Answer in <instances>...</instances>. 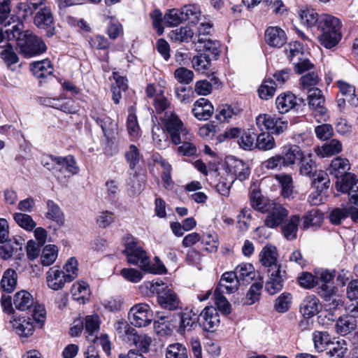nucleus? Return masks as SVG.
<instances>
[{"instance_id":"obj_1","label":"nucleus","mask_w":358,"mask_h":358,"mask_svg":"<svg viewBox=\"0 0 358 358\" xmlns=\"http://www.w3.org/2000/svg\"><path fill=\"white\" fill-rule=\"evenodd\" d=\"M122 252L127 257L129 264L137 265L145 272L154 274L166 273V268L159 258L155 257L154 258L155 263L151 264L146 252L133 238L127 239Z\"/></svg>"},{"instance_id":"obj_2","label":"nucleus","mask_w":358,"mask_h":358,"mask_svg":"<svg viewBox=\"0 0 358 358\" xmlns=\"http://www.w3.org/2000/svg\"><path fill=\"white\" fill-rule=\"evenodd\" d=\"M341 22L337 17L328 14L320 15L319 41L321 45L326 48L336 45L341 39Z\"/></svg>"},{"instance_id":"obj_3","label":"nucleus","mask_w":358,"mask_h":358,"mask_svg":"<svg viewBox=\"0 0 358 358\" xmlns=\"http://www.w3.org/2000/svg\"><path fill=\"white\" fill-rule=\"evenodd\" d=\"M143 286L150 293L157 295V302L162 308L169 310H176L180 308L181 302L177 294L164 286L162 281H147L143 283Z\"/></svg>"},{"instance_id":"obj_4","label":"nucleus","mask_w":358,"mask_h":358,"mask_svg":"<svg viewBox=\"0 0 358 358\" xmlns=\"http://www.w3.org/2000/svg\"><path fill=\"white\" fill-rule=\"evenodd\" d=\"M159 119L173 144H180L182 138L184 141L191 140L192 134L174 112L166 111Z\"/></svg>"},{"instance_id":"obj_5","label":"nucleus","mask_w":358,"mask_h":358,"mask_svg":"<svg viewBox=\"0 0 358 358\" xmlns=\"http://www.w3.org/2000/svg\"><path fill=\"white\" fill-rule=\"evenodd\" d=\"M20 53L25 58H31L44 53L47 46L44 41L30 31H25L23 36L17 43Z\"/></svg>"},{"instance_id":"obj_6","label":"nucleus","mask_w":358,"mask_h":358,"mask_svg":"<svg viewBox=\"0 0 358 358\" xmlns=\"http://www.w3.org/2000/svg\"><path fill=\"white\" fill-rule=\"evenodd\" d=\"M308 108L317 122H326L329 119L327 109L324 107V96L320 90H313L308 92Z\"/></svg>"},{"instance_id":"obj_7","label":"nucleus","mask_w":358,"mask_h":358,"mask_svg":"<svg viewBox=\"0 0 358 358\" xmlns=\"http://www.w3.org/2000/svg\"><path fill=\"white\" fill-rule=\"evenodd\" d=\"M129 319L131 324L138 327H146L152 320V311L145 303L133 306L129 312Z\"/></svg>"},{"instance_id":"obj_8","label":"nucleus","mask_w":358,"mask_h":358,"mask_svg":"<svg viewBox=\"0 0 358 358\" xmlns=\"http://www.w3.org/2000/svg\"><path fill=\"white\" fill-rule=\"evenodd\" d=\"M50 162H45L44 166L48 169L52 171L53 173L59 178V173L62 169H66L72 174L78 172V167L76 166V161L73 156L68 155L66 157H50Z\"/></svg>"},{"instance_id":"obj_9","label":"nucleus","mask_w":358,"mask_h":358,"mask_svg":"<svg viewBox=\"0 0 358 358\" xmlns=\"http://www.w3.org/2000/svg\"><path fill=\"white\" fill-rule=\"evenodd\" d=\"M340 178L336 182L337 190L348 193L350 203L358 206V180L350 173Z\"/></svg>"},{"instance_id":"obj_10","label":"nucleus","mask_w":358,"mask_h":358,"mask_svg":"<svg viewBox=\"0 0 358 358\" xmlns=\"http://www.w3.org/2000/svg\"><path fill=\"white\" fill-rule=\"evenodd\" d=\"M198 317L200 326L207 331H213L220 323L219 313L213 306L206 307Z\"/></svg>"},{"instance_id":"obj_11","label":"nucleus","mask_w":358,"mask_h":358,"mask_svg":"<svg viewBox=\"0 0 358 358\" xmlns=\"http://www.w3.org/2000/svg\"><path fill=\"white\" fill-rule=\"evenodd\" d=\"M288 214V210L282 205L273 203L264 220L265 225L270 228H275L284 222Z\"/></svg>"},{"instance_id":"obj_12","label":"nucleus","mask_w":358,"mask_h":358,"mask_svg":"<svg viewBox=\"0 0 358 358\" xmlns=\"http://www.w3.org/2000/svg\"><path fill=\"white\" fill-rule=\"evenodd\" d=\"M46 281L48 287L55 291L62 289L66 282H69L66 278L64 271L57 266L50 268L47 272Z\"/></svg>"},{"instance_id":"obj_13","label":"nucleus","mask_w":358,"mask_h":358,"mask_svg":"<svg viewBox=\"0 0 358 358\" xmlns=\"http://www.w3.org/2000/svg\"><path fill=\"white\" fill-rule=\"evenodd\" d=\"M179 317L178 333L180 334H185L187 331H190L196 327L199 317L192 310H183L179 313Z\"/></svg>"},{"instance_id":"obj_14","label":"nucleus","mask_w":358,"mask_h":358,"mask_svg":"<svg viewBox=\"0 0 358 358\" xmlns=\"http://www.w3.org/2000/svg\"><path fill=\"white\" fill-rule=\"evenodd\" d=\"M265 41L271 47L280 48L287 42V36L278 27H269L265 31Z\"/></svg>"},{"instance_id":"obj_15","label":"nucleus","mask_w":358,"mask_h":358,"mask_svg":"<svg viewBox=\"0 0 358 358\" xmlns=\"http://www.w3.org/2000/svg\"><path fill=\"white\" fill-rule=\"evenodd\" d=\"M322 306L320 300L314 295L306 296L300 305V313L305 318H311L318 314Z\"/></svg>"},{"instance_id":"obj_16","label":"nucleus","mask_w":358,"mask_h":358,"mask_svg":"<svg viewBox=\"0 0 358 358\" xmlns=\"http://www.w3.org/2000/svg\"><path fill=\"white\" fill-rule=\"evenodd\" d=\"M303 152L298 145L289 144L283 148L281 154L282 159L285 168L295 165L297 162L303 159Z\"/></svg>"},{"instance_id":"obj_17","label":"nucleus","mask_w":358,"mask_h":358,"mask_svg":"<svg viewBox=\"0 0 358 358\" xmlns=\"http://www.w3.org/2000/svg\"><path fill=\"white\" fill-rule=\"evenodd\" d=\"M268 278L266 282L265 289L271 295L280 292L283 287V275L285 271L280 268L268 270Z\"/></svg>"},{"instance_id":"obj_18","label":"nucleus","mask_w":358,"mask_h":358,"mask_svg":"<svg viewBox=\"0 0 358 358\" xmlns=\"http://www.w3.org/2000/svg\"><path fill=\"white\" fill-rule=\"evenodd\" d=\"M92 118L99 124L106 136L110 134L116 124L113 121L102 111V110L94 108L91 113Z\"/></svg>"},{"instance_id":"obj_19","label":"nucleus","mask_w":358,"mask_h":358,"mask_svg":"<svg viewBox=\"0 0 358 358\" xmlns=\"http://www.w3.org/2000/svg\"><path fill=\"white\" fill-rule=\"evenodd\" d=\"M192 112L199 120H207L213 114L214 108L207 99L201 98L195 102Z\"/></svg>"},{"instance_id":"obj_20","label":"nucleus","mask_w":358,"mask_h":358,"mask_svg":"<svg viewBox=\"0 0 358 358\" xmlns=\"http://www.w3.org/2000/svg\"><path fill=\"white\" fill-rule=\"evenodd\" d=\"M240 286L235 270L224 273L220 278L217 289L224 290L228 294L234 293Z\"/></svg>"},{"instance_id":"obj_21","label":"nucleus","mask_w":358,"mask_h":358,"mask_svg":"<svg viewBox=\"0 0 358 358\" xmlns=\"http://www.w3.org/2000/svg\"><path fill=\"white\" fill-rule=\"evenodd\" d=\"M12 327L16 333L21 336H29L32 335L34 327L30 318L25 317H16L10 321Z\"/></svg>"},{"instance_id":"obj_22","label":"nucleus","mask_w":358,"mask_h":358,"mask_svg":"<svg viewBox=\"0 0 358 358\" xmlns=\"http://www.w3.org/2000/svg\"><path fill=\"white\" fill-rule=\"evenodd\" d=\"M357 320L349 315L341 316L335 323V330L341 336H346L357 328Z\"/></svg>"},{"instance_id":"obj_23","label":"nucleus","mask_w":358,"mask_h":358,"mask_svg":"<svg viewBox=\"0 0 358 358\" xmlns=\"http://www.w3.org/2000/svg\"><path fill=\"white\" fill-rule=\"evenodd\" d=\"M259 260L264 266L268 268V270L280 268L277 264L275 248L271 245H266L262 248L259 253Z\"/></svg>"},{"instance_id":"obj_24","label":"nucleus","mask_w":358,"mask_h":358,"mask_svg":"<svg viewBox=\"0 0 358 358\" xmlns=\"http://www.w3.org/2000/svg\"><path fill=\"white\" fill-rule=\"evenodd\" d=\"M324 215L318 208H313L302 217L301 228L307 229L310 227H320L323 222Z\"/></svg>"},{"instance_id":"obj_25","label":"nucleus","mask_w":358,"mask_h":358,"mask_svg":"<svg viewBox=\"0 0 358 358\" xmlns=\"http://www.w3.org/2000/svg\"><path fill=\"white\" fill-rule=\"evenodd\" d=\"M301 218L297 215H292L282 226V232L287 240L293 241L297 238Z\"/></svg>"},{"instance_id":"obj_26","label":"nucleus","mask_w":358,"mask_h":358,"mask_svg":"<svg viewBox=\"0 0 358 358\" xmlns=\"http://www.w3.org/2000/svg\"><path fill=\"white\" fill-rule=\"evenodd\" d=\"M195 45L196 50L208 55L210 57H215L219 55L220 44L217 41H213L207 38H199Z\"/></svg>"},{"instance_id":"obj_27","label":"nucleus","mask_w":358,"mask_h":358,"mask_svg":"<svg viewBox=\"0 0 358 358\" xmlns=\"http://www.w3.org/2000/svg\"><path fill=\"white\" fill-rule=\"evenodd\" d=\"M235 271L240 285H248L250 283L255 277V268L249 263H242L238 265Z\"/></svg>"},{"instance_id":"obj_28","label":"nucleus","mask_w":358,"mask_h":358,"mask_svg":"<svg viewBox=\"0 0 358 358\" xmlns=\"http://www.w3.org/2000/svg\"><path fill=\"white\" fill-rule=\"evenodd\" d=\"M275 104L280 113H286L296 106V97L291 92L282 93L277 97Z\"/></svg>"},{"instance_id":"obj_29","label":"nucleus","mask_w":358,"mask_h":358,"mask_svg":"<svg viewBox=\"0 0 358 358\" xmlns=\"http://www.w3.org/2000/svg\"><path fill=\"white\" fill-rule=\"evenodd\" d=\"M30 70L38 78L50 76L54 70L53 66L48 59L34 62L30 64Z\"/></svg>"},{"instance_id":"obj_30","label":"nucleus","mask_w":358,"mask_h":358,"mask_svg":"<svg viewBox=\"0 0 358 358\" xmlns=\"http://www.w3.org/2000/svg\"><path fill=\"white\" fill-rule=\"evenodd\" d=\"M71 292L75 301L85 303L88 301L90 291L88 284L85 281H77L72 285Z\"/></svg>"},{"instance_id":"obj_31","label":"nucleus","mask_w":358,"mask_h":358,"mask_svg":"<svg viewBox=\"0 0 358 358\" xmlns=\"http://www.w3.org/2000/svg\"><path fill=\"white\" fill-rule=\"evenodd\" d=\"M32 295L25 291L21 290L16 292L13 296V304L16 309L20 311H25L34 305Z\"/></svg>"},{"instance_id":"obj_32","label":"nucleus","mask_w":358,"mask_h":358,"mask_svg":"<svg viewBox=\"0 0 358 358\" xmlns=\"http://www.w3.org/2000/svg\"><path fill=\"white\" fill-rule=\"evenodd\" d=\"M341 151L342 144L336 139H332L315 150L316 155L321 157H330L338 154Z\"/></svg>"},{"instance_id":"obj_33","label":"nucleus","mask_w":358,"mask_h":358,"mask_svg":"<svg viewBox=\"0 0 358 358\" xmlns=\"http://www.w3.org/2000/svg\"><path fill=\"white\" fill-rule=\"evenodd\" d=\"M350 164L348 159L337 157L334 158L330 164L329 171L331 175L338 178L345 174L349 173Z\"/></svg>"},{"instance_id":"obj_34","label":"nucleus","mask_w":358,"mask_h":358,"mask_svg":"<svg viewBox=\"0 0 358 358\" xmlns=\"http://www.w3.org/2000/svg\"><path fill=\"white\" fill-rule=\"evenodd\" d=\"M0 57L5 62L7 67L12 71L14 70L12 66L19 62V57L10 43L0 46Z\"/></svg>"},{"instance_id":"obj_35","label":"nucleus","mask_w":358,"mask_h":358,"mask_svg":"<svg viewBox=\"0 0 358 358\" xmlns=\"http://www.w3.org/2000/svg\"><path fill=\"white\" fill-rule=\"evenodd\" d=\"M229 172L241 181L245 180L250 174L248 166L240 159H234L229 165Z\"/></svg>"},{"instance_id":"obj_36","label":"nucleus","mask_w":358,"mask_h":358,"mask_svg":"<svg viewBox=\"0 0 358 358\" xmlns=\"http://www.w3.org/2000/svg\"><path fill=\"white\" fill-rule=\"evenodd\" d=\"M128 340L134 343L136 348L140 352L139 353L141 354L149 351L152 343V338L149 336L144 334H138L136 330L130 336V339Z\"/></svg>"},{"instance_id":"obj_37","label":"nucleus","mask_w":358,"mask_h":358,"mask_svg":"<svg viewBox=\"0 0 358 358\" xmlns=\"http://www.w3.org/2000/svg\"><path fill=\"white\" fill-rule=\"evenodd\" d=\"M274 137L268 132H262L257 136L255 148L261 151H268L275 148Z\"/></svg>"},{"instance_id":"obj_38","label":"nucleus","mask_w":358,"mask_h":358,"mask_svg":"<svg viewBox=\"0 0 358 358\" xmlns=\"http://www.w3.org/2000/svg\"><path fill=\"white\" fill-rule=\"evenodd\" d=\"M320 79L316 72H311L302 76L300 78V87L302 90L311 92L313 90H320L317 87Z\"/></svg>"},{"instance_id":"obj_39","label":"nucleus","mask_w":358,"mask_h":358,"mask_svg":"<svg viewBox=\"0 0 358 358\" xmlns=\"http://www.w3.org/2000/svg\"><path fill=\"white\" fill-rule=\"evenodd\" d=\"M17 273L13 269H7L1 280V287L3 292L10 293L17 285Z\"/></svg>"},{"instance_id":"obj_40","label":"nucleus","mask_w":358,"mask_h":358,"mask_svg":"<svg viewBox=\"0 0 358 358\" xmlns=\"http://www.w3.org/2000/svg\"><path fill=\"white\" fill-rule=\"evenodd\" d=\"M48 211L46 217L55 222L59 226L64 223V216L60 207L52 201H48L47 203Z\"/></svg>"},{"instance_id":"obj_41","label":"nucleus","mask_w":358,"mask_h":358,"mask_svg":"<svg viewBox=\"0 0 358 358\" xmlns=\"http://www.w3.org/2000/svg\"><path fill=\"white\" fill-rule=\"evenodd\" d=\"M34 24L39 28H46L53 22V17L50 10L45 7L41 9L35 15Z\"/></svg>"},{"instance_id":"obj_42","label":"nucleus","mask_w":358,"mask_h":358,"mask_svg":"<svg viewBox=\"0 0 358 358\" xmlns=\"http://www.w3.org/2000/svg\"><path fill=\"white\" fill-rule=\"evenodd\" d=\"M185 20V17L182 16V13L180 10L176 8L169 9L164 15L163 18V23L167 27H176L179 25L182 21Z\"/></svg>"},{"instance_id":"obj_43","label":"nucleus","mask_w":358,"mask_h":358,"mask_svg":"<svg viewBox=\"0 0 358 358\" xmlns=\"http://www.w3.org/2000/svg\"><path fill=\"white\" fill-rule=\"evenodd\" d=\"M58 256V249L55 245H47L44 247L41 256V262L43 266L52 265Z\"/></svg>"},{"instance_id":"obj_44","label":"nucleus","mask_w":358,"mask_h":358,"mask_svg":"<svg viewBox=\"0 0 358 358\" xmlns=\"http://www.w3.org/2000/svg\"><path fill=\"white\" fill-rule=\"evenodd\" d=\"M257 135L250 130L242 131L238 143L239 146L245 150H252L255 148V141L256 140Z\"/></svg>"},{"instance_id":"obj_45","label":"nucleus","mask_w":358,"mask_h":358,"mask_svg":"<svg viewBox=\"0 0 358 358\" xmlns=\"http://www.w3.org/2000/svg\"><path fill=\"white\" fill-rule=\"evenodd\" d=\"M300 19L301 22L308 27H312L315 25H317V27L319 28L320 15H319L313 9L302 10L300 13Z\"/></svg>"},{"instance_id":"obj_46","label":"nucleus","mask_w":358,"mask_h":358,"mask_svg":"<svg viewBox=\"0 0 358 358\" xmlns=\"http://www.w3.org/2000/svg\"><path fill=\"white\" fill-rule=\"evenodd\" d=\"M13 219L21 228L27 231H31L36 226V222L28 214L15 213Z\"/></svg>"},{"instance_id":"obj_47","label":"nucleus","mask_w":358,"mask_h":358,"mask_svg":"<svg viewBox=\"0 0 358 358\" xmlns=\"http://www.w3.org/2000/svg\"><path fill=\"white\" fill-rule=\"evenodd\" d=\"M275 179L282 187V194L284 197L289 198L293 194L292 178L288 174H277Z\"/></svg>"},{"instance_id":"obj_48","label":"nucleus","mask_w":358,"mask_h":358,"mask_svg":"<svg viewBox=\"0 0 358 358\" xmlns=\"http://www.w3.org/2000/svg\"><path fill=\"white\" fill-rule=\"evenodd\" d=\"M193 35V31L188 27L176 29L170 33L171 38L179 42H189L192 38Z\"/></svg>"},{"instance_id":"obj_49","label":"nucleus","mask_w":358,"mask_h":358,"mask_svg":"<svg viewBox=\"0 0 358 358\" xmlns=\"http://www.w3.org/2000/svg\"><path fill=\"white\" fill-rule=\"evenodd\" d=\"M166 358H188L187 349L179 343L171 344L166 348Z\"/></svg>"},{"instance_id":"obj_50","label":"nucleus","mask_w":358,"mask_h":358,"mask_svg":"<svg viewBox=\"0 0 358 358\" xmlns=\"http://www.w3.org/2000/svg\"><path fill=\"white\" fill-rule=\"evenodd\" d=\"M312 177L313 178V183L316 189H320V192L328 189L330 180L325 171L322 170L316 171Z\"/></svg>"},{"instance_id":"obj_51","label":"nucleus","mask_w":358,"mask_h":358,"mask_svg":"<svg viewBox=\"0 0 358 358\" xmlns=\"http://www.w3.org/2000/svg\"><path fill=\"white\" fill-rule=\"evenodd\" d=\"M210 61L211 57L208 55L201 53L193 57L192 66L196 71L204 72L210 68Z\"/></svg>"},{"instance_id":"obj_52","label":"nucleus","mask_w":358,"mask_h":358,"mask_svg":"<svg viewBox=\"0 0 358 358\" xmlns=\"http://www.w3.org/2000/svg\"><path fill=\"white\" fill-rule=\"evenodd\" d=\"M276 87V83L273 80H266L258 90L259 97L264 100L272 98L275 92Z\"/></svg>"},{"instance_id":"obj_53","label":"nucleus","mask_w":358,"mask_h":358,"mask_svg":"<svg viewBox=\"0 0 358 358\" xmlns=\"http://www.w3.org/2000/svg\"><path fill=\"white\" fill-rule=\"evenodd\" d=\"M262 164L264 169L268 171H279L285 168L280 154L271 156L264 160Z\"/></svg>"},{"instance_id":"obj_54","label":"nucleus","mask_w":358,"mask_h":358,"mask_svg":"<svg viewBox=\"0 0 358 358\" xmlns=\"http://www.w3.org/2000/svg\"><path fill=\"white\" fill-rule=\"evenodd\" d=\"M315 348L318 352H322L330 342L329 334L326 331H315L313 334Z\"/></svg>"},{"instance_id":"obj_55","label":"nucleus","mask_w":358,"mask_h":358,"mask_svg":"<svg viewBox=\"0 0 358 358\" xmlns=\"http://www.w3.org/2000/svg\"><path fill=\"white\" fill-rule=\"evenodd\" d=\"M224 292V290L215 289L213 295L218 309L227 315L231 313V305L222 294Z\"/></svg>"},{"instance_id":"obj_56","label":"nucleus","mask_w":358,"mask_h":358,"mask_svg":"<svg viewBox=\"0 0 358 358\" xmlns=\"http://www.w3.org/2000/svg\"><path fill=\"white\" fill-rule=\"evenodd\" d=\"M285 52L287 58L294 62L303 55V46L297 41L292 42L286 48Z\"/></svg>"},{"instance_id":"obj_57","label":"nucleus","mask_w":358,"mask_h":358,"mask_svg":"<svg viewBox=\"0 0 358 358\" xmlns=\"http://www.w3.org/2000/svg\"><path fill=\"white\" fill-rule=\"evenodd\" d=\"M292 295L289 293L281 294L275 300V309L278 313H285L290 308L292 303Z\"/></svg>"},{"instance_id":"obj_58","label":"nucleus","mask_w":358,"mask_h":358,"mask_svg":"<svg viewBox=\"0 0 358 358\" xmlns=\"http://www.w3.org/2000/svg\"><path fill=\"white\" fill-rule=\"evenodd\" d=\"M66 278L69 282H72L78 276V262L76 258H70L64 266Z\"/></svg>"},{"instance_id":"obj_59","label":"nucleus","mask_w":358,"mask_h":358,"mask_svg":"<svg viewBox=\"0 0 358 358\" xmlns=\"http://www.w3.org/2000/svg\"><path fill=\"white\" fill-rule=\"evenodd\" d=\"M275 115H270L266 113L259 114L256 117V124L261 130L271 131L273 129V121Z\"/></svg>"},{"instance_id":"obj_60","label":"nucleus","mask_w":358,"mask_h":358,"mask_svg":"<svg viewBox=\"0 0 358 358\" xmlns=\"http://www.w3.org/2000/svg\"><path fill=\"white\" fill-rule=\"evenodd\" d=\"M299 171L301 175L312 178L316 171L315 162L310 158H306L304 156L300 160Z\"/></svg>"},{"instance_id":"obj_61","label":"nucleus","mask_w":358,"mask_h":358,"mask_svg":"<svg viewBox=\"0 0 358 358\" xmlns=\"http://www.w3.org/2000/svg\"><path fill=\"white\" fill-rule=\"evenodd\" d=\"M250 201L251 206L257 210L263 212L266 208V202L261 194V192L254 189L250 194Z\"/></svg>"},{"instance_id":"obj_62","label":"nucleus","mask_w":358,"mask_h":358,"mask_svg":"<svg viewBox=\"0 0 358 358\" xmlns=\"http://www.w3.org/2000/svg\"><path fill=\"white\" fill-rule=\"evenodd\" d=\"M262 289V283L261 282H256L252 285L247 293L245 303L248 305H252L259 301Z\"/></svg>"},{"instance_id":"obj_63","label":"nucleus","mask_w":358,"mask_h":358,"mask_svg":"<svg viewBox=\"0 0 358 358\" xmlns=\"http://www.w3.org/2000/svg\"><path fill=\"white\" fill-rule=\"evenodd\" d=\"M174 76L180 83L187 85L193 80L194 73L185 67H180L175 71Z\"/></svg>"},{"instance_id":"obj_64","label":"nucleus","mask_w":358,"mask_h":358,"mask_svg":"<svg viewBox=\"0 0 358 358\" xmlns=\"http://www.w3.org/2000/svg\"><path fill=\"white\" fill-rule=\"evenodd\" d=\"M125 158L129 165L130 169H134L141 159V155L138 148L134 145H131L125 153Z\"/></svg>"}]
</instances>
